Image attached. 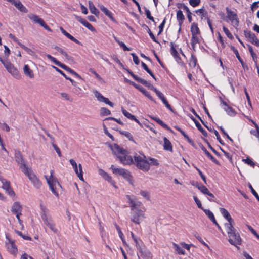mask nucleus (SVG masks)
Here are the masks:
<instances>
[{"label":"nucleus","mask_w":259,"mask_h":259,"mask_svg":"<svg viewBox=\"0 0 259 259\" xmlns=\"http://www.w3.org/2000/svg\"><path fill=\"white\" fill-rule=\"evenodd\" d=\"M126 197L131 209V220L135 225H139L145 218L144 211L141 210L142 203L134 196L127 195Z\"/></svg>","instance_id":"obj_1"},{"label":"nucleus","mask_w":259,"mask_h":259,"mask_svg":"<svg viewBox=\"0 0 259 259\" xmlns=\"http://www.w3.org/2000/svg\"><path fill=\"white\" fill-rule=\"evenodd\" d=\"M226 232L228 235V241L229 243L237 247L238 245L241 243V239L240 235L235 230V228H226Z\"/></svg>","instance_id":"obj_2"},{"label":"nucleus","mask_w":259,"mask_h":259,"mask_svg":"<svg viewBox=\"0 0 259 259\" xmlns=\"http://www.w3.org/2000/svg\"><path fill=\"white\" fill-rule=\"evenodd\" d=\"M143 156L144 158L139 155L134 156V162L133 164H135L138 168L142 171H148L150 169V163L146 159V156L145 155Z\"/></svg>","instance_id":"obj_3"},{"label":"nucleus","mask_w":259,"mask_h":259,"mask_svg":"<svg viewBox=\"0 0 259 259\" xmlns=\"http://www.w3.org/2000/svg\"><path fill=\"white\" fill-rule=\"evenodd\" d=\"M23 173L28 177V179L33 184L34 187L36 189H39L41 187L42 185L41 181L32 171L31 168L25 170V171Z\"/></svg>","instance_id":"obj_4"},{"label":"nucleus","mask_w":259,"mask_h":259,"mask_svg":"<svg viewBox=\"0 0 259 259\" xmlns=\"http://www.w3.org/2000/svg\"><path fill=\"white\" fill-rule=\"evenodd\" d=\"M51 175L49 177V178H48L47 176H45L46 179L47 181V183L49 185V188L51 189L52 192L57 197L59 196V194L58 192L56 190V188H55V185L56 184H58L59 186H60V184L58 182L57 179L53 177V175L54 174V170H52L50 171Z\"/></svg>","instance_id":"obj_5"},{"label":"nucleus","mask_w":259,"mask_h":259,"mask_svg":"<svg viewBox=\"0 0 259 259\" xmlns=\"http://www.w3.org/2000/svg\"><path fill=\"white\" fill-rule=\"evenodd\" d=\"M40 206L42 211V219L45 224L49 227H53L55 224L51 217L48 214V209L45 206L43 205L42 203H40Z\"/></svg>","instance_id":"obj_6"},{"label":"nucleus","mask_w":259,"mask_h":259,"mask_svg":"<svg viewBox=\"0 0 259 259\" xmlns=\"http://www.w3.org/2000/svg\"><path fill=\"white\" fill-rule=\"evenodd\" d=\"M14 156L15 161L18 164L20 165V167L22 169L23 172H24L25 170L29 169L26 165L23 155L19 150H15Z\"/></svg>","instance_id":"obj_7"},{"label":"nucleus","mask_w":259,"mask_h":259,"mask_svg":"<svg viewBox=\"0 0 259 259\" xmlns=\"http://www.w3.org/2000/svg\"><path fill=\"white\" fill-rule=\"evenodd\" d=\"M226 17L234 24L235 26H238L239 25V19L237 14L230 9L228 7H226Z\"/></svg>","instance_id":"obj_8"},{"label":"nucleus","mask_w":259,"mask_h":259,"mask_svg":"<svg viewBox=\"0 0 259 259\" xmlns=\"http://www.w3.org/2000/svg\"><path fill=\"white\" fill-rule=\"evenodd\" d=\"M8 241L6 242V246L9 252L15 254L17 252V248L15 244L14 241L11 240L8 234L6 235Z\"/></svg>","instance_id":"obj_9"},{"label":"nucleus","mask_w":259,"mask_h":259,"mask_svg":"<svg viewBox=\"0 0 259 259\" xmlns=\"http://www.w3.org/2000/svg\"><path fill=\"white\" fill-rule=\"evenodd\" d=\"M244 33L245 37L248 39L249 42L257 47L259 46V40L257 39L254 33H253L247 30H244Z\"/></svg>","instance_id":"obj_10"},{"label":"nucleus","mask_w":259,"mask_h":259,"mask_svg":"<svg viewBox=\"0 0 259 259\" xmlns=\"http://www.w3.org/2000/svg\"><path fill=\"white\" fill-rule=\"evenodd\" d=\"M69 162L71 165L73 167L76 174L77 175L78 178L81 181H83V178L82 175V165L81 164H78L79 171L78 169L77 164L76 162L72 159H71L69 160Z\"/></svg>","instance_id":"obj_11"},{"label":"nucleus","mask_w":259,"mask_h":259,"mask_svg":"<svg viewBox=\"0 0 259 259\" xmlns=\"http://www.w3.org/2000/svg\"><path fill=\"white\" fill-rule=\"evenodd\" d=\"M118 158L124 165H130L134 163L132 156L127 155V151H125L123 155H118Z\"/></svg>","instance_id":"obj_12"},{"label":"nucleus","mask_w":259,"mask_h":259,"mask_svg":"<svg viewBox=\"0 0 259 259\" xmlns=\"http://www.w3.org/2000/svg\"><path fill=\"white\" fill-rule=\"evenodd\" d=\"M74 16L78 21L80 22L83 25L86 27L90 31L92 32L96 31V29L94 28V27L84 19L75 14L74 15Z\"/></svg>","instance_id":"obj_13"},{"label":"nucleus","mask_w":259,"mask_h":259,"mask_svg":"<svg viewBox=\"0 0 259 259\" xmlns=\"http://www.w3.org/2000/svg\"><path fill=\"white\" fill-rule=\"evenodd\" d=\"M220 211L223 215V216L229 222V224L230 225V227H233V226L235 225L234 223V220L231 218L230 213L229 212L224 208H220Z\"/></svg>","instance_id":"obj_14"},{"label":"nucleus","mask_w":259,"mask_h":259,"mask_svg":"<svg viewBox=\"0 0 259 259\" xmlns=\"http://www.w3.org/2000/svg\"><path fill=\"white\" fill-rule=\"evenodd\" d=\"M199 146L202 150L204 152V153L207 155V156L211 160V161L213 162H214V163L218 165H220L219 162L207 150V149L201 143L199 144Z\"/></svg>","instance_id":"obj_15"},{"label":"nucleus","mask_w":259,"mask_h":259,"mask_svg":"<svg viewBox=\"0 0 259 259\" xmlns=\"http://www.w3.org/2000/svg\"><path fill=\"white\" fill-rule=\"evenodd\" d=\"M113 152L118 157V155H123L125 151V150L123 149L117 144H115L112 148Z\"/></svg>","instance_id":"obj_16"},{"label":"nucleus","mask_w":259,"mask_h":259,"mask_svg":"<svg viewBox=\"0 0 259 259\" xmlns=\"http://www.w3.org/2000/svg\"><path fill=\"white\" fill-rule=\"evenodd\" d=\"M135 88L139 90L143 94L148 98L151 101H154L153 97L150 95V93L143 87L136 83V87H135Z\"/></svg>","instance_id":"obj_17"},{"label":"nucleus","mask_w":259,"mask_h":259,"mask_svg":"<svg viewBox=\"0 0 259 259\" xmlns=\"http://www.w3.org/2000/svg\"><path fill=\"white\" fill-rule=\"evenodd\" d=\"M29 18L34 23L39 24L42 27L46 24L44 20L39 18L37 15L33 14L29 16Z\"/></svg>","instance_id":"obj_18"},{"label":"nucleus","mask_w":259,"mask_h":259,"mask_svg":"<svg viewBox=\"0 0 259 259\" xmlns=\"http://www.w3.org/2000/svg\"><path fill=\"white\" fill-rule=\"evenodd\" d=\"M171 46V54L173 57L176 59V61L178 62L179 60H181V57L179 55L178 52L175 48V46L172 42H170Z\"/></svg>","instance_id":"obj_19"},{"label":"nucleus","mask_w":259,"mask_h":259,"mask_svg":"<svg viewBox=\"0 0 259 259\" xmlns=\"http://www.w3.org/2000/svg\"><path fill=\"white\" fill-rule=\"evenodd\" d=\"M163 149L165 150L172 152V146L170 141L166 137L163 138Z\"/></svg>","instance_id":"obj_20"},{"label":"nucleus","mask_w":259,"mask_h":259,"mask_svg":"<svg viewBox=\"0 0 259 259\" xmlns=\"http://www.w3.org/2000/svg\"><path fill=\"white\" fill-rule=\"evenodd\" d=\"M22 206L19 202H15L12 207V213H19L22 212Z\"/></svg>","instance_id":"obj_21"},{"label":"nucleus","mask_w":259,"mask_h":259,"mask_svg":"<svg viewBox=\"0 0 259 259\" xmlns=\"http://www.w3.org/2000/svg\"><path fill=\"white\" fill-rule=\"evenodd\" d=\"M60 30L61 31V32L68 38L72 40V41L74 42L75 43L77 44H80V42L79 40L76 39L75 37L72 36L71 35H70L69 33H68L66 30H65L62 27H60Z\"/></svg>","instance_id":"obj_22"},{"label":"nucleus","mask_w":259,"mask_h":259,"mask_svg":"<svg viewBox=\"0 0 259 259\" xmlns=\"http://www.w3.org/2000/svg\"><path fill=\"white\" fill-rule=\"evenodd\" d=\"M23 71L25 75L30 78H34V74L32 70L28 65H25L23 68Z\"/></svg>","instance_id":"obj_23"},{"label":"nucleus","mask_w":259,"mask_h":259,"mask_svg":"<svg viewBox=\"0 0 259 259\" xmlns=\"http://www.w3.org/2000/svg\"><path fill=\"white\" fill-rule=\"evenodd\" d=\"M140 256L143 259H152V254L151 252L148 250H141L139 251Z\"/></svg>","instance_id":"obj_24"},{"label":"nucleus","mask_w":259,"mask_h":259,"mask_svg":"<svg viewBox=\"0 0 259 259\" xmlns=\"http://www.w3.org/2000/svg\"><path fill=\"white\" fill-rule=\"evenodd\" d=\"M139 82L141 83V84H143L145 87H147L149 90H152L154 92H155L157 90L156 88H155L151 83H150L149 82L147 81V80L140 78L139 79Z\"/></svg>","instance_id":"obj_25"},{"label":"nucleus","mask_w":259,"mask_h":259,"mask_svg":"<svg viewBox=\"0 0 259 259\" xmlns=\"http://www.w3.org/2000/svg\"><path fill=\"white\" fill-rule=\"evenodd\" d=\"M101 10L108 16L113 22H116L115 19L113 17L112 13L108 9L104 6H102L100 7Z\"/></svg>","instance_id":"obj_26"},{"label":"nucleus","mask_w":259,"mask_h":259,"mask_svg":"<svg viewBox=\"0 0 259 259\" xmlns=\"http://www.w3.org/2000/svg\"><path fill=\"white\" fill-rule=\"evenodd\" d=\"M191 32L192 35H197L200 33V31L198 28V24L196 23L193 22L191 24Z\"/></svg>","instance_id":"obj_27"},{"label":"nucleus","mask_w":259,"mask_h":259,"mask_svg":"<svg viewBox=\"0 0 259 259\" xmlns=\"http://www.w3.org/2000/svg\"><path fill=\"white\" fill-rule=\"evenodd\" d=\"M121 176L123 177L124 179H125L126 181H127L130 184H132V176H131L130 172L129 171H128L126 169H125L124 171L123 172Z\"/></svg>","instance_id":"obj_28"},{"label":"nucleus","mask_w":259,"mask_h":259,"mask_svg":"<svg viewBox=\"0 0 259 259\" xmlns=\"http://www.w3.org/2000/svg\"><path fill=\"white\" fill-rule=\"evenodd\" d=\"M205 214L209 217L210 220L213 222V223L217 225L218 227H220L218 223L217 222L214 216L213 213L208 209H204L203 210Z\"/></svg>","instance_id":"obj_29"},{"label":"nucleus","mask_w":259,"mask_h":259,"mask_svg":"<svg viewBox=\"0 0 259 259\" xmlns=\"http://www.w3.org/2000/svg\"><path fill=\"white\" fill-rule=\"evenodd\" d=\"M8 72L16 78L19 79L20 78L19 72L17 69L14 66V65L12 66V67H11Z\"/></svg>","instance_id":"obj_30"},{"label":"nucleus","mask_w":259,"mask_h":259,"mask_svg":"<svg viewBox=\"0 0 259 259\" xmlns=\"http://www.w3.org/2000/svg\"><path fill=\"white\" fill-rule=\"evenodd\" d=\"M54 49L58 52H59L62 55L64 56L66 59L68 60H73V58L71 56H69L68 54L66 52H65L62 48H60L57 46H56L54 47Z\"/></svg>","instance_id":"obj_31"},{"label":"nucleus","mask_w":259,"mask_h":259,"mask_svg":"<svg viewBox=\"0 0 259 259\" xmlns=\"http://www.w3.org/2000/svg\"><path fill=\"white\" fill-rule=\"evenodd\" d=\"M15 6L16 8L19 10L20 12L22 13H27L28 10L21 3V2L19 0L18 2L15 4Z\"/></svg>","instance_id":"obj_32"},{"label":"nucleus","mask_w":259,"mask_h":259,"mask_svg":"<svg viewBox=\"0 0 259 259\" xmlns=\"http://www.w3.org/2000/svg\"><path fill=\"white\" fill-rule=\"evenodd\" d=\"M110 169L112 170L113 174L120 176L122 175L123 172L125 170V169L122 168H116L113 165H111Z\"/></svg>","instance_id":"obj_33"},{"label":"nucleus","mask_w":259,"mask_h":259,"mask_svg":"<svg viewBox=\"0 0 259 259\" xmlns=\"http://www.w3.org/2000/svg\"><path fill=\"white\" fill-rule=\"evenodd\" d=\"M141 65L143 68L151 76L153 79L156 80V78L152 72V71L148 67L147 65L143 62H141Z\"/></svg>","instance_id":"obj_34"},{"label":"nucleus","mask_w":259,"mask_h":259,"mask_svg":"<svg viewBox=\"0 0 259 259\" xmlns=\"http://www.w3.org/2000/svg\"><path fill=\"white\" fill-rule=\"evenodd\" d=\"M89 8L91 12L95 15H98L99 13L98 10L95 7L93 2L91 1L89 2Z\"/></svg>","instance_id":"obj_35"},{"label":"nucleus","mask_w":259,"mask_h":259,"mask_svg":"<svg viewBox=\"0 0 259 259\" xmlns=\"http://www.w3.org/2000/svg\"><path fill=\"white\" fill-rule=\"evenodd\" d=\"M196 187L204 194L206 195L209 191L208 189L204 185H200L199 183H196Z\"/></svg>","instance_id":"obj_36"},{"label":"nucleus","mask_w":259,"mask_h":259,"mask_svg":"<svg viewBox=\"0 0 259 259\" xmlns=\"http://www.w3.org/2000/svg\"><path fill=\"white\" fill-rule=\"evenodd\" d=\"M223 109L231 116H234L236 114L235 111L230 106H227V107H224Z\"/></svg>","instance_id":"obj_37"},{"label":"nucleus","mask_w":259,"mask_h":259,"mask_svg":"<svg viewBox=\"0 0 259 259\" xmlns=\"http://www.w3.org/2000/svg\"><path fill=\"white\" fill-rule=\"evenodd\" d=\"M93 93L98 101L103 102L105 97H104L97 90H94Z\"/></svg>","instance_id":"obj_38"},{"label":"nucleus","mask_w":259,"mask_h":259,"mask_svg":"<svg viewBox=\"0 0 259 259\" xmlns=\"http://www.w3.org/2000/svg\"><path fill=\"white\" fill-rule=\"evenodd\" d=\"M122 112L123 114L127 118L132 120L136 119V117L134 115H132L123 108L122 109Z\"/></svg>","instance_id":"obj_39"},{"label":"nucleus","mask_w":259,"mask_h":259,"mask_svg":"<svg viewBox=\"0 0 259 259\" xmlns=\"http://www.w3.org/2000/svg\"><path fill=\"white\" fill-rule=\"evenodd\" d=\"M183 9L186 11L188 21L190 23H191L192 20V16H191L192 13L190 12L189 9L188 8V7L187 6H186L185 5H183Z\"/></svg>","instance_id":"obj_40"},{"label":"nucleus","mask_w":259,"mask_h":259,"mask_svg":"<svg viewBox=\"0 0 259 259\" xmlns=\"http://www.w3.org/2000/svg\"><path fill=\"white\" fill-rule=\"evenodd\" d=\"M110 114L111 112L108 109L105 107H102L100 109V115L101 116H107L110 115Z\"/></svg>","instance_id":"obj_41"},{"label":"nucleus","mask_w":259,"mask_h":259,"mask_svg":"<svg viewBox=\"0 0 259 259\" xmlns=\"http://www.w3.org/2000/svg\"><path fill=\"white\" fill-rule=\"evenodd\" d=\"M196 126L204 137H207V132L202 127L199 122L196 123Z\"/></svg>","instance_id":"obj_42"},{"label":"nucleus","mask_w":259,"mask_h":259,"mask_svg":"<svg viewBox=\"0 0 259 259\" xmlns=\"http://www.w3.org/2000/svg\"><path fill=\"white\" fill-rule=\"evenodd\" d=\"M119 133L120 134L124 135L126 137H127L130 141H134L132 135L128 132L120 130L119 131Z\"/></svg>","instance_id":"obj_43"},{"label":"nucleus","mask_w":259,"mask_h":259,"mask_svg":"<svg viewBox=\"0 0 259 259\" xmlns=\"http://www.w3.org/2000/svg\"><path fill=\"white\" fill-rule=\"evenodd\" d=\"M156 122L159 124L160 126H161L162 127L170 131L171 132H172V130L165 123H164L161 120H160L159 118L158 119L156 120Z\"/></svg>","instance_id":"obj_44"},{"label":"nucleus","mask_w":259,"mask_h":259,"mask_svg":"<svg viewBox=\"0 0 259 259\" xmlns=\"http://www.w3.org/2000/svg\"><path fill=\"white\" fill-rule=\"evenodd\" d=\"M19 46L23 49L29 55H33L34 54V52L33 51H32L31 49L26 47L22 43H19Z\"/></svg>","instance_id":"obj_45"},{"label":"nucleus","mask_w":259,"mask_h":259,"mask_svg":"<svg viewBox=\"0 0 259 259\" xmlns=\"http://www.w3.org/2000/svg\"><path fill=\"white\" fill-rule=\"evenodd\" d=\"M174 246L175 247V250L177 251V252L179 254H185V251L181 247L179 246L176 243H174Z\"/></svg>","instance_id":"obj_46"},{"label":"nucleus","mask_w":259,"mask_h":259,"mask_svg":"<svg viewBox=\"0 0 259 259\" xmlns=\"http://www.w3.org/2000/svg\"><path fill=\"white\" fill-rule=\"evenodd\" d=\"M236 56L237 58L238 59V60H239V61L240 62V63L241 64L242 66L244 68V69L248 70L249 68H248L247 65L243 62V60L240 57L239 54H238V55H236Z\"/></svg>","instance_id":"obj_47"},{"label":"nucleus","mask_w":259,"mask_h":259,"mask_svg":"<svg viewBox=\"0 0 259 259\" xmlns=\"http://www.w3.org/2000/svg\"><path fill=\"white\" fill-rule=\"evenodd\" d=\"M144 26L147 28V29H148L147 32L149 33V35L150 37H151V38L153 40V41L155 42H156V43H158L159 44V41L155 38L154 35L151 32V31L150 30L149 28L147 25H144Z\"/></svg>","instance_id":"obj_48"},{"label":"nucleus","mask_w":259,"mask_h":259,"mask_svg":"<svg viewBox=\"0 0 259 259\" xmlns=\"http://www.w3.org/2000/svg\"><path fill=\"white\" fill-rule=\"evenodd\" d=\"M177 19L178 20L184 21L185 19L184 15L181 10H179L177 12Z\"/></svg>","instance_id":"obj_49"},{"label":"nucleus","mask_w":259,"mask_h":259,"mask_svg":"<svg viewBox=\"0 0 259 259\" xmlns=\"http://www.w3.org/2000/svg\"><path fill=\"white\" fill-rule=\"evenodd\" d=\"M191 46H194L195 44L199 42V39L197 35H192Z\"/></svg>","instance_id":"obj_50"},{"label":"nucleus","mask_w":259,"mask_h":259,"mask_svg":"<svg viewBox=\"0 0 259 259\" xmlns=\"http://www.w3.org/2000/svg\"><path fill=\"white\" fill-rule=\"evenodd\" d=\"M223 30L224 33H225V34L227 35V36L229 38H230L231 39H232L233 38V35L230 33V32L229 31V30L227 28H226L225 26H223Z\"/></svg>","instance_id":"obj_51"},{"label":"nucleus","mask_w":259,"mask_h":259,"mask_svg":"<svg viewBox=\"0 0 259 259\" xmlns=\"http://www.w3.org/2000/svg\"><path fill=\"white\" fill-rule=\"evenodd\" d=\"M60 67H61V68L63 69L64 70L68 71V72H69L70 73H71V74H72V73L74 72V70H72L71 68H70V67H68L67 66H66V65L62 63L60 66Z\"/></svg>","instance_id":"obj_52"},{"label":"nucleus","mask_w":259,"mask_h":259,"mask_svg":"<svg viewBox=\"0 0 259 259\" xmlns=\"http://www.w3.org/2000/svg\"><path fill=\"white\" fill-rule=\"evenodd\" d=\"M3 65L8 71H9V70L13 66V65L8 59H6V61L4 62Z\"/></svg>","instance_id":"obj_53"},{"label":"nucleus","mask_w":259,"mask_h":259,"mask_svg":"<svg viewBox=\"0 0 259 259\" xmlns=\"http://www.w3.org/2000/svg\"><path fill=\"white\" fill-rule=\"evenodd\" d=\"M144 9H145V14L146 15L147 18L154 22L155 21H154V18L151 15V12L149 11V10H148L146 7H144Z\"/></svg>","instance_id":"obj_54"},{"label":"nucleus","mask_w":259,"mask_h":259,"mask_svg":"<svg viewBox=\"0 0 259 259\" xmlns=\"http://www.w3.org/2000/svg\"><path fill=\"white\" fill-rule=\"evenodd\" d=\"M124 69L125 70L133 77V78L135 80H136V81L139 82V79H140V78H141L140 77H139L137 75L134 74L133 73V72L131 70L128 69H127V68H125Z\"/></svg>","instance_id":"obj_55"},{"label":"nucleus","mask_w":259,"mask_h":259,"mask_svg":"<svg viewBox=\"0 0 259 259\" xmlns=\"http://www.w3.org/2000/svg\"><path fill=\"white\" fill-rule=\"evenodd\" d=\"M89 71L93 74L99 81L103 80L102 78L93 68H90Z\"/></svg>","instance_id":"obj_56"},{"label":"nucleus","mask_w":259,"mask_h":259,"mask_svg":"<svg viewBox=\"0 0 259 259\" xmlns=\"http://www.w3.org/2000/svg\"><path fill=\"white\" fill-rule=\"evenodd\" d=\"M105 180H107L109 182L111 183V184L113 185L115 187H116L115 185V182L112 180V177L107 174L103 178Z\"/></svg>","instance_id":"obj_57"},{"label":"nucleus","mask_w":259,"mask_h":259,"mask_svg":"<svg viewBox=\"0 0 259 259\" xmlns=\"http://www.w3.org/2000/svg\"><path fill=\"white\" fill-rule=\"evenodd\" d=\"M194 167H195V168L197 170V171L198 172L200 177L201 178V179H202V180L203 181V182L206 184V177L203 174V173L202 172V171L200 170V169H199L198 167H197L196 166H194Z\"/></svg>","instance_id":"obj_58"},{"label":"nucleus","mask_w":259,"mask_h":259,"mask_svg":"<svg viewBox=\"0 0 259 259\" xmlns=\"http://www.w3.org/2000/svg\"><path fill=\"white\" fill-rule=\"evenodd\" d=\"M190 63L193 65V67H195L197 64V58L194 54H191Z\"/></svg>","instance_id":"obj_59"},{"label":"nucleus","mask_w":259,"mask_h":259,"mask_svg":"<svg viewBox=\"0 0 259 259\" xmlns=\"http://www.w3.org/2000/svg\"><path fill=\"white\" fill-rule=\"evenodd\" d=\"M52 145L53 147V148H54L56 153H57L58 156L60 157H61L62 154H61V151H60L59 148L57 146V145H56L54 143H52Z\"/></svg>","instance_id":"obj_60"},{"label":"nucleus","mask_w":259,"mask_h":259,"mask_svg":"<svg viewBox=\"0 0 259 259\" xmlns=\"http://www.w3.org/2000/svg\"><path fill=\"white\" fill-rule=\"evenodd\" d=\"M243 161L245 162V163L254 167L255 165L254 162L249 157H247L245 159H243Z\"/></svg>","instance_id":"obj_61"},{"label":"nucleus","mask_w":259,"mask_h":259,"mask_svg":"<svg viewBox=\"0 0 259 259\" xmlns=\"http://www.w3.org/2000/svg\"><path fill=\"white\" fill-rule=\"evenodd\" d=\"M249 188L251 190V191L252 193V194L255 197V198L257 199V200L259 201V196L257 192L254 190L253 188L252 187V185L251 184L249 185Z\"/></svg>","instance_id":"obj_62"},{"label":"nucleus","mask_w":259,"mask_h":259,"mask_svg":"<svg viewBox=\"0 0 259 259\" xmlns=\"http://www.w3.org/2000/svg\"><path fill=\"white\" fill-rule=\"evenodd\" d=\"M3 184L2 188L6 190L8 189L10 187V182L7 180H5L4 182L2 183Z\"/></svg>","instance_id":"obj_63"},{"label":"nucleus","mask_w":259,"mask_h":259,"mask_svg":"<svg viewBox=\"0 0 259 259\" xmlns=\"http://www.w3.org/2000/svg\"><path fill=\"white\" fill-rule=\"evenodd\" d=\"M140 194L143 197L145 198L147 200H150V196H149V193L148 192L145 191H141L140 192Z\"/></svg>","instance_id":"obj_64"}]
</instances>
